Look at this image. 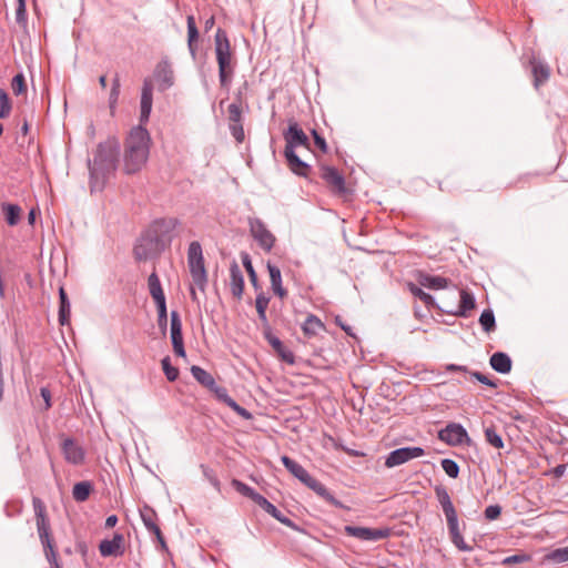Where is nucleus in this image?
I'll list each match as a JSON object with an SVG mask.
<instances>
[{"mask_svg": "<svg viewBox=\"0 0 568 568\" xmlns=\"http://www.w3.org/2000/svg\"><path fill=\"white\" fill-rule=\"evenodd\" d=\"M321 178L329 191L339 197H346L348 190L344 176L334 166L324 165L321 168Z\"/></svg>", "mask_w": 568, "mask_h": 568, "instance_id": "nucleus-9", "label": "nucleus"}, {"mask_svg": "<svg viewBox=\"0 0 568 568\" xmlns=\"http://www.w3.org/2000/svg\"><path fill=\"white\" fill-rule=\"evenodd\" d=\"M532 65V77H534V85L538 89L541 84H544L550 75V69L548 64L534 60L531 61Z\"/></svg>", "mask_w": 568, "mask_h": 568, "instance_id": "nucleus-30", "label": "nucleus"}, {"mask_svg": "<svg viewBox=\"0 0 568 568\" xmlns=\"http://www.w3.org/2000/svg\"><path fill=\"white\" fill-rule=\"evenodd\" d=\"M92 490H93V486H92L91 481H88V480L79 481L73 486L72 497L75 501L83 503V501L88 500Z\"/></svg>", "mask_w": 568, "mask_h": 568, "instance_id": "nucleus-33", "label": "nucleus"}, {"mask_svg": "<svg viewBox=\"0 0 568 568\" xmlns=\"http://www.w3.org/2000/svg\"><path fill=\"white\" fill-rule=\"evenodd\" d=\"M155 80L158 81L159 90L165 91L172 87L174 81L173 70L168 61H161L154 72Z\"/></svg>", "mask_w": 568, "mask_h": 568, "instance_id": "nucleus-25", "label": "nucleus"}, {"mask_svg": "<svg viewBox=\"0 0 568 568\" xmlns=\"http://www.w3.org/2000/svg\"><path fill=\"white\" fill-rule=\"evenodd\" d=\"M118 523V517L115 515H110L106 519H105V527L106 528H112L116 525Z\"/></svg>", "mask_w": 568, "mask_h": 568, "instance_id": "nucleus-64", "label": "nucleus"}, {"mask_svg": "<svg viewBox=\"0 0 568 568\" xmlns=\"http://www.w3.org/2000/svg\"><path fill=\"white\" fill-rule=\"evenodd\" d=\"M270 297L266 296L263 293L257 294L255 300V307L257 311V315L260 321L262 322L264 328L270 327L267 316H266V310L268 307Z\"/></svg>", "mask_w": 568, "mask_h": 568, "instance_id": "nucleus-34", "label": "nucleus"}, {"mask_svg": "<svg viewBox=\"0 0 568 568\" xmlns=\"http://www.w3.org/2000/svg\"><path fill=\"white\" fill-rule=\"evenodd\" d=\"M216 397L217 400L225 404L227 407H230L234 413H236L239 416L243 417L244 419H251L252 414L244 407L240 406L227 393V389L223 386L214 384V387L210 389Z\"/></svg>", "mask_w": 568, "mask_h": 568, "instance_id": "nucleus-19", "label": "nucleus"}, {"mask_svg": "<svg viewBox=\"0 0 568 568\" xmlns=\"http://www.w3.org/2000/svg\"><path fill=\"white\" fill-rule=\"evenodd\" d=\"M229 120L231 123H236L242 121V110L241 105L237 103H231L227 108Z\"/></svg>", "mask_w": 568, "mask_h": 568, "instance_id": "nucleus-47", "label": "nucleus"}, {"mask_svg": "<svg viewBox=\"0 0 568 568\" xmlns=\"http://www.w3.org/2000/svg\"><path fill=\"white\" fill-rule=\"evenodd\" d=\"M530 559V557L528 555H513V556H508L506 557L504 560H503V565L505 566H510V565H514V564H520V562H525V561H528Z\"/></svg>", "mask_w": 568, "mask_h": 568, "instance_id": "nucleus-52", "label": "nucleus"}, {"mask_svg": "<svg viewBox=\"0 0 568 568\" xmlns=\"http://www.w3.org/2000/svg\"><path fill=\"white\" fill-rule=\"evenodd\" d=\"M274 294L280 298H284L287 295V290L285 286H272Z\"/></svg>", "mask_w": 568, "mask_h": 568, "instance_id": "nucleus-62", "label": "nucleus"}, {"mask_svg": "<svg viewBox=\"0 0 568 568\" xmlns=\"http://www.w3.org/2000/svg\"><path fill=\"white\" fill-rule=\"evenodd\" d=\"M191 374L196 379V382H199L205 388L211 389L212 387H214V384H215L214 377L212 376L211 373H209L204 368L193 365L191 367Z\"/></svg>", "mask_w": 568, "mask_h": 568, "instance_id": "nucleus-32", "label": "nucleus"}, {"mask_svg": "<svg viewBox=\"0 0 568 568\" xmlns=\"http://www.w3.org/2000/svg\"><path fill=\"white\" fill-rule=\"evenodd\" d=\"M242 261H243V265H244V267H245V270H246V272H247V274L250 276L251 283L252 284H256L257 276H256V273H255V271L253 268V265H252L250 256L247 254H244Z\"/></svg>", "mask_w": 568, "mask_h": 568, "instance_id": "nucleus-48", "label": "nucleus"}, {"mask_svg": "<svg viewBox=\"0 0 568 568\" xmlns=\"http://www.w3.org/2000/svg\"><path fill=\"white\" fill-rule=\"evenodd\" d=\"M179 221L174 217L154 220L138 239L133 253L138 261L159 256L172 243Z\"/></svg>", "mask_w": 568, "mask_h": 568, "instance_id": "nucleus-1", "label": "nucleus"}, {"mask_svg": "<svg viewBox=\"0 0 568 568\" xmlns=\"http://www.w3.org/2000/svg\"><path fill=\"white\" fill-rule=\"evenodd\" d=\"M275 519L292 529H297L296 524L293 520H291L287 516H285L281 510L277 511V516H275Z\"/></svg>", "mask_w": 568, "mask_h": 568, "instance_id": "nucleus-57", "label": "nucleus"}, {"mask_svg": "<svg viewBox=\"0 0 568 568\" xmlns=\"http://www.w3.org/2000/svg\"><path fill=\"white\" fill-rule=\"evenodd\" d=\"M231 284H244L242 271L237 264H233L230 268Z\"/></svg>", "mask_w": 568, "mask_h": 568, "instance_id": "nucleus-50", "label": "nucleus"}, {"mask_svg": "<svg viewBox=\"0 0 568 568\" xmlns=\"http://www.w3.org/2000/svg\"><path fill=\"white\" fill-rule=\"evenodd\" d=\"M275 519L292 529H297L296 524L293 520H291L287 516H285L281 510L277 511V516H275Z\"/></svg>", "mask_w": 568, "mask_h": 568, "instance_id": "nucleus-56", "label": "nucleus"}, {"mask_svg": "<svg viewBox=\"0 0 568 568\" xmlns=\"http://www.w3.org/2000/svg\"><path fill=\"white\" fill-rule=\"evenodd\" d=\"M458 295L459 303L457 305L453 306L445 303L444 306H438V311L457 317H467L468 313L476 306L475 297L466 290H460Z\"/></svg>", "mask_w": 568, "mask_h": 568, "instance_id": "nucleus-11", "label": "nucleus"}, {"mask_svg": "<svg viewBox=\"0 0 568 568\" xmlns=\"http://www.w3.org/2000/svg\"><path fill=\"white\" fill-rule=\"evenodd\" d=\"M285 139V151L293 150L297 146L310 148V141L305 132L300 128L296 122H293L288 125L287 130L284 132Z\"/></svg>", "mask_w": 568, "mask_h": 568, "instance_id": "nucleus-17", "label": "nucleus"}, {"mask_svg": "<svg viewBox=\"0 0 568 568\" xmlns=\"http://www.w3.org/2000/svg\"><path fill=\"white\" fill-rule=\"evenodd\" d=\"M59 323L64 326L70 324L71 304L64 286L59 288Z\"/></svg>", "mask_w": 568, "mask_h": 568, "instance_id": "nucleus-29", "label": "nucleus"}, {"mask_svg": "<svg viewBox=\"0 0 568 568\" xmlns=\"http://www.w3.org/2000/svg\"><path fill=\"white\" fill-rule=\"evenodd\" d=\"M11 89L16 95H20L27 91L26 79L22 72L12 78Z\"/></svg>", "mask_w": 568, "mask_h": 568, "instance_id": "nucleus-44", "label": "nucleus"}, {"mask_svg": "<svg viewBox=\"0 0 568 568\" xmlns=\"http://www.w3.org/2000/svg\"><path fill=\"white\" fill-rule=\"evenodd\" d=\"M161 363H162V368H163V372H164L168 381H170V382L176 381L179 377V369L171 365L170 357H168V356L164 357Z\"/></svg>", "mask_w": 568, "mask_h": 568, "instance_id": "nucleus-45", "label": "nucleus"}, {"mask_svg": "<svg viewBox=\"0 0 568 568\" xmlns=\"http://www.w3.org/2000/svg\"><path fill=\"white\" fill-rule=\"evenodd\" d=\"M471 376L475 377L478 382H480L484 385H487L493 388L497 387L496 382L491 381L489 377L481 374L480 372H474V373H471Z\"/></svg>", "mask_w": 568, "mask_h": 568, "instance_id": "nucleus-54", "label": "nucleus"}, {"mask_svg": "<svg viewBox=\"0 0 568 568\" xmlns=\"http://www.w3.org/2000/svg\"><path fill=\"white\" fill-rule=\"evenodd\" d=\"M18 7L16 10V19L18 22H21L26 19V0H17Z\"/></svg>", "mask_w": 568, "mask_h": 568, "instance_id": "nucleus-58", "label": "nucleus"}, {"mask_svg": "<svg viewBox=\"0 0 568 568\" xmlns=\"http://www.w3.org/2000/svg\"><path fill=\"white\" fill-rule=\"evenodd\" d=\"M325 328L323 322L313 314H310L302 325L304 335L308 338L316 336L321 331Z\"/></svg>", "mask_w": 568, "mask_h": 568, "instance_id": "nucleus-31", "label": "nucleus"}, {"mask_svg": "<svg viewBox=\"0 0 568 568\" xmlns=\"http://www.w3.org/2000/svg\"><path fill=\"white\" fill-rule=\"evenodd\" d=\"M435 494L446 517L452 542L462 551H470L471 547L468 546L464 540L462 530L459 528L457 511L447 489L443 486H438L435 488Z\"/></svg>", "mask_w": 568, "mask_h": 568, "instance_id": "nucleus-5", "label": "nucleus"}, {"mask_svg": "<svg viewBox=\"0 0 568 568\" xmlns=\"http://www.w3.org/2000/svg\"><path fill=\"white\" fill-rule=\"evenodd\" d=\"M120 88H121L120 78L116 74L114 77V79L112 80V87H111V91H110V95H109V108H110V112L112 115L115 112L116 104L119 101Z\"/></svg>", "mask_w": 568, "mask_h": 568, "instance_id": "nucleus-38", "label": "nucleus"}, {"mask_svg": "<svg viewBox=\"0 0 568 568\" xmlns=\"http://www.w3.org/2000/svg\"><path fill=\"white\" fill-rule=\"evenodd\" d=\"M230 131L233 135V138L239 142L242 143L244 140V129L241 122L231 123L230 124Z\"/></svg>", "mask_w": 568, "mask_h": 568, "instance_id": "nucleus-49", "label": "nucleus"}, {"mask_svg": "<svg viewBox=\"0 0 568 568\" xmlns=\"http://www.w3.org/2000/svg\"><path fill=\"white\" fill-rule=\"evenodd\" d=\"M187 264L195 284L206 282L203 251L200 242L193 241L187 248Z\"/></svg>", "mask_w": 568, "mask_h": 568, "instance_id": "nucleus-8", "label": "nucleus"}, {"mask_svg": "<svg viewBox=\"0 0 568 568\" xmlns=\"http://www.w3.org/2000/svg\"><path fill=\"white\" fill-rule=\"evenodd\" d=\"M120 144L116 139H108L98 144L93 160H89L90 187L92 192L102 191L106 181L118 168Z\"/></svg>", "mask_w": 568, "mask_h": 568, "instance_id": "nucleus-2", "label": "nucleus"}, {"mask_svg": "<svg viewBox=\"0 0 568 568\" xmlns=\"http://www.w3.org/2000/svg\"><path fill=\"white\" fill-rule=\"evenodd\" d=\"M158 324L162 331L166 329L168 325V310L158 311Z\"/></svg>", "mask_w": 568, "mask_h": 568, "instance_id": "nucleus-59", "label": "nucleus"}, {"mask_svg": "<svg viewBox=\"0 0 568 568\" xmlns=\"http://www.w3.org/2000/svg\"><path fill=\"white\" fill-rule=\"evenodd\" d=\"M284 155L287 161V165L292 172H294L295 174H297L300 176L308 175V172L311 171V166L307 163H305L304 161H302L298 158V155L295 153V151H293V150L285 151L284 150Z\"/></svg>", "mask_w": 568, "mask_h": 568, "instance_id": "nucleus-26", "label": "nucleus"}, {"mask_svg": "<svg viewBox=\"0 0 568 568\" xmlns=\"http://www.w3.org/2000/svg\"><path fill=\"white\" fill-rule=\"evenodd\" d=\"M424 455L425 450L422 447L397 448L388 454L385 460V466L387 468H393Z\"/></svg>", "mask_w": 568, "mask_h": 568, "instance_id": "nucleus-14", "label": "nucleus"}, {"mask_svg": "<svg viewBox=\"0 0 568 568\" xmlns=\"http://www.w3.org/2000/svg\"><path fill=\"white\" fill-rule=\"evenodd\" d=\"M40 395L41 397L43 398L44 403H45V408L49 409L51 407V393L50 390L47 388V387H42L40 389Z\"/></svg>", "mask_w": 568, "mask_h": 568, "instance_id": "nucleus-61", "label": "nucleus"}, {"mask_svg": "<svg viewBox=\"0 0 568 568\" xmlns=\"http://www.w3.org/2000/svg\"><path fill=\"white\" fill-rule=\"evenodd\" d=\"M285 468L305 486L316 493L321 498L335 507H342V503L321 481L310 475V473L297 462L284 455L281 458Z\"/></svg>", "mask_w": 568, "mask_h": 568, "instance_id": "nucleus-6", "label": "nucleus"}, {"mask_svg": "<svg viewBox=\"0 0 568 568\" xmlns=\"http://www.w3.org/2000/svg\"><path fill=\"white\" fill-rule=\"evenodd\" d=\"M438 438L449 446H459L469 442L467 430L463 425L457 423H450L445 428L440 429L438 432Z\"/></svg>", "mask_w": 568, "mask_h": 568, "instance_id": "nucleus-15", "label": "nucleus"}, {"mask_svg": "<svg viewBox=\"0 0 568 568\" xmlns=\"http://www.w3.org/2000/svg\"><path fill=\"white\" fill-rule=\"evenodd\" d=\"M151 146V136L143 125L132 128L124 142L123 171L134 174L146 164Z\"/></svg>", "mask_w": 568, "mask_h": 568, "instance_id": "nucleus-3", "label": "nucleus"}, {"mask_svg": "<svg viewBox=\"0 0 568 568\" xmlns=\"http://www.w3.org/2000/svg\"><path fill=\"white\" fill-rule=\"evenodd\" d=\"M479 323L486 333H490L496 328L495 315L491 310H485L479 317Z\"/></svg>", "mask_w": 568, "mask_h": 568, "instance_id": "nucleus-39", "label": "nucleus"}, {"mask_svg": "<svg viewBox=\"0 0 568 568\" xmlns=\"http://www.w3.org/2000/svg\"><path fill=\"white\" fill-rule=\"evenodd\" d=\"M419 284H432V285H435V284H447V281L443 277H439V276H435V277H427L425 276L424 278H419Z\"/></svg>", "mask_w": 568, "mask_h": 568, "instance_id": "nucleus-60", "label": "nucleus"}, {"mask_svg": "<svg viewBox=\"0 0 568 568\" xmlns=\"http://www.w3.org/2000/svg\"><path fill=\"white\" fill-rule=\"evenodd\" d=\"M267 268L270 272L271 284H282V275L281 270L276 265L267 264Z\"/></svg>", "mask_w": 568, "mask_h": 568, "instance_id": "nucleus-51", "label": "nucleus"}, {"mask_svg": "<svg viewBox=\"0 0 568 568\" xmlns=\"http://www.w3.org/2000/svg\"><path fill=\"white\" fill-rule=\"evenodd\" d=\"M250 232L253 239L257 242L261 248L270 252L275 243V236L266 227L264 222L260 219H251L248 221Z\"/></svg>", "mask_w": 568, "mask_h": 568, "instance_id": "nucleus-12", "label": "nucleus"}, {"mask_svg": "<svg viewBox=\"0 0 568 568\" xmlns=\"http://www.w3.org/2000/svg\"><path fill=\"white\" fill-rule=\"evenodd\" d=\"M344 531L347 536L355 537L364 541H377L390 536L392 529L388 527L369 528L358 526H345Z\"/></svg>", "mask_w": 568, "mask_h": 568, "instance_id": "nucleus-10", "label": "nucleus"}, {"mask_svg": "<svg viewBox=\"0 0 568 568\" xmlns=\"http://www.w3.org/2000/svg\"><path fill=\"white\" fill-rule=\"evenodd\" d=\"M231 484L237 493L253 500L263 510L267 511L268 508L272 506L271 501H268L264 496L258 494L254 488L246 485L245 483L239 479H233Z\"/></svg>", "mask_w": 568, "mask_h": 568, "instance_id": "nucleus-21", "label": "nucleus"}, {"mask_svg": "<svg viewBox=\"0 0 568 568\" xmlns=\"http://www.w3.org/2000/svg\"><path fill=\"white\" fill-rule=\"evenodd\" d=\"M215 54L221 87L229 88L234 74V64L227 33L221 28L215 33Z\"/></svg>", "mask_w": 568, "mask_h": 568, "instance_id": "nucleus-7", "label": "nucleus"}, {"mask_svg": "<svg viewBox=\"0 0 568 568\" xmlns=\"http://www.w3.org/2000/svg\"><path fill=\"white\" fill-rule=\"evenodd\" d=\"M312 135L314 138V143L315 145L323 152V153H326L327 152V144H326V141L323 136H321L316 130H313L312 131Z\"/></svg>", "mask_w": 568, "mask_h": 568, "instance_id": "nucleus-55", "label": "nucleus"}, {"mask_svg": "<svg viewBox=\"0 0 568 568\" xmlns=\"http://www.w3.org/2000/svg\"><path fill=\"white\" fill-rule=\"evenodd\" d=\"M124 537L122 534H114L112 539H103L99 545L102 557H118L124 552Z\"/></svg>", "mask_w": 568, "mask_h": 568, "instance_id": "nucleus-22", "label": "nucleus"}, {"mask_svg": "<svg viewBox=\"0 0 568 568\" xmlns=\"http://www.w3.org/2000/svg\"><path fill=\"white\" fill-rule=\"evenodd\" d=\"M171 342L176 356L185 357L182 322L176 311L171 312Z\"/></svg>", "mask_w": 568, "mask_h": 568, "instance_id": "nucleus-18", "label": "nucleus"}, {"mask_svg": "<svg viewBox=\"0 0 568 568\" xmlns=\"http://www.w3.org/2000/svg\"><path fill=\"white\" fill-rule=\"evenodd\" d=\"M408 287H409L412 295L415 298H418L420 302H423L428 311H430V308L438 310V306H440L439 304H436L434 297L430 294L424 292L420 286H408Z\"/></svg>", "mask_w": 568, "mask_h": 568, "instance_id": "nucleus-36", "label": "nucleus"}, {"mask_svg": "<svg viewBox=\"0 0 568 568\" xmlns=\"http://www.w3.org/2000/svg\"><path fill=\"white\" fill-rule=\"evenodd\" d=\"M61 452L67 463L82 465L85 459L84 448L73 438H64L61 443Z\"/></svg>", "mask_w": 568, "mask_h": 568, "instance_id": "nucleus-16", "label": "nucleus"}, {"mask_svg": "<svg viewBox=\"0 0 568 568\" xmlns=\"http://www.w3.org/2000/svg\"><path fill=\"white\" fill-rule=\"evenodd\" d=\"M140 516L148 531L155 536L161 549L168 550L165 538L158 525V515L155 510L149 505H143L140 508Z\"/></svg>", "mask_w": 568, "mask_h": 568, "instance_id": "nucleus-13", "label": "nucleus"}, {"mask_svg": "<svg viewBox=\"0 0 568 568\" xmlns=\"http://www.w3.org/2000/svg\"><path fill=\"white\" fill-rule=\"evenodd\" d=\"M32 506L36 516L37 531L40 542L43 547L45 559L48 560L51 568H62L58 559V551L55 548L54 538L51 532V525L47 514L45 504L41 498L34 496L32 498Z\"/></svg>", "mask_w": 568, "mask_h": 568, "instance_id": "nucleus-4", "label": "nucleus"}, {"mask_svg": "<svg viewBox=\"0 0 568 568\" xmlns=\"http://www.w3.org/2000/svg\"><path fill=\"white\" fill-rule=\"evenodd\" d=\"M263 335L268 344L273 347L276 354L286 363L294 364L295 357L293 352H291L282 341L272 333L271 327L264 328Z\"/></svg>", "mask_w": 568, "mask_h": 568, "instance_id": "nucleus-24", "label": "nucleus"}, {"mask_svg": "<svg viewBox=\"0 0 568 568\" xmlns=\"http://www.w3.org/2000/svg\"><path fill=\"white\" fill-rule=\"evenodd\" d=\"M442 468L444 471L449 476L450 478H457L459 476V466L458 464L450 459V458H444L440 462Z\"/></svg>", "mask_w": 568, "mask_h": 568, "instance_id": "nucleus-41", "label": "nucleus"}, {"mask_svg": "<svg viewBox=\"0 0 568 568\" xmlns=\"http://www.w3.org/2000/svg\"><path fill=\"white\" fill-rule=\"evenodd\" d=\"M2 211L4 213L6 222L10 226H14L19 223L21 216V207L17 204L3 203Z\"/></svg>", "mask_w": 568, "mask_h": 568, "instance_id": "nucleus-35", "label": "nucleus"}, {"mask_svg": "<svg viewBox=\"0 0 568 568\" xmlns=\"http://www.w3.org/2000/svg\"><path fill=\"white\" fill-rule=\"evenodd\" d=\"M547 559L557 564L568 561V546L552 550L547 555Z\"/></svg>", "mask_w": 568, "mask_h": 568, "instance_id": "nucleus-46", "label": "nucleus"}, {"mask_svg": "<svg viewBox=\"0 0 568 568\" xmlns=\"http://www.w3.org/2000/svg\"><path fill=\"white\" fill-rule=\"evenodd\" d=\"M12 104L10 102L8 93L0 89V119H6L10 115Z\"/></svg>", "mask_w": 568, "mask_h": 568, "instance_id": "nucleus-42", "label": "nucleus"}, {"mask_svg": "<svg viewBox=\"0 0 568 568\" xmlns=\"http://www.w3.org/2000/svg\"><path fill=\"white\" fill-rule=\"evenodd\" d=\"M150 294L154 300L158 311L166 310V301L163 286H150Z\"/></svg>", "mask_w": 568, "mask_h": 568, "instance_id": "nucleus-40", "label": "nucleus"}, {"mask_svg": "<svg viewBox=\"0 0 568 568\" xmlns=\"http://www.w3.org/2000/svg\"><path fill=\"white\" fill-rule=\"evenodd\" d=\"M484 433L486 442L494 448L501 449L504 447V440L494 425L485 427Z\"/></svg>", "mask_w": 568, "mask_h": 568, "instance_id": "nucleus-37", "label": "nucleus"}, {"mask_svg": "<svg viewBox=\"0 0 568 568\" xmlns=\"http://www.w3.org/2000/svg\"><path fill=\"white\" fill-rule=\"evenodd\" d=\"M565 470H566V465L560 464V465H557V466L552 469V473H554L555 477L560 478V477H562V476H564Z\"/></svg>", "mask_w": 568, "mask_h": 568, "instance_id": "nucleus-63", "label": "nucleus"}, {"mask_svg": "<svg viewBox=\"0 0 568 568\" xmlns=\"http://www.w3.org/2000/svg\"><path fill=\"white\" fill-rule=\"evenodd\" d=\"M489 364L493 369L500 374H508L511 371V359L504 352H496L490 356Z\"/></svg>", "mask_w": 568, "mask_h": 568, "instance_id": "nucleus-28", "label": "nucleus"}, {"mask_svg": "<svg viewBox=\"0 0 568 568\" xmlns=\"http://www.w3.org/2000/svg\"><path fill=\"white\" fill-rule=\"evenodd\" d=\"M231 484L237 493L253 500L263 510L267 511L268 508L272 506L271 501H268L264 496L258 494L254 488L246 485L245 483L239 479H233Z\"/></svg>", "mask_w": 568, "mask_h": 568, "instance_id": "nucleus-20", "label": "nucleus"}, {"mask_svg": "<svg viewBox=\"0 0 568 568\" xmlns=\"http://www.w3.org/2000/svg\"><path fill=\"white\" fill-rule=\"evenodd\" d=\"M201 469L203 471L204 477L207 479V481L214 487V489L217 493H221V489H222L221 481H220L219 477L216 476L215 471L205 465H201Z\"/></svg>", "mask_w": 568, "mask_h": 568, "instance_id": "nucleus-43", "label": "nucleus"}, {"mask_svg": "<svg viewBox=\"0 0 568 568\" xmlns=\"http://www.w3.org/2000/svg\"><path fill=\"white\" fill-rule=\"evenodd\" d=\"M501 514V507L499 505H490L485 509V517L488 520L497 519Z\"/></svg>", "mask_w": 568, "mask_h": 568, "instance_id": "nucleus-53", "label": "nucleus"}, {"mask_svg": "<svg viewBox=\"0 0 568 568\" xmlns=\"http://www.w3.org/2000/svg\"><path fill=\"white\" fill-rule=\"evenodd\" d=\"M153 103V87L150 80H144L141 93L140 124L145 126L149 121Z\"/></svg>", "mask_w": 568, "mask_h": 568, "instance_id": "nucleus-23", "label": "nucleus"}, {"mask_svg": "<svg viewBox=\"0 0 568 568\" xmlns=\"http://www.w3.org/2000/svg\"><path fill=\"white\" fill-rule=\"evenodd\" d=\"M187 24V48L193 59L197 55L199 30L196 27L194 16L190 14L186 18Z\"/></svg>", "mask_w": 568, "mask_h": 568, "instance_id": "nucleus-27", "label": "nucleus"}]
</instances>
